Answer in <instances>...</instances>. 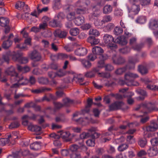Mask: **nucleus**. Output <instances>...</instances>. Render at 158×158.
Segmentation results:
<instances>
[{
  "label": "nucleus",
  "instance_id": "3",
  "mask_svg": "<svg viewBox=\"0 0 158 158\" xmlns=\"http://www.w3.org/2000/svg\"><path fill=\"white\" fill-rule=\"evenodd\" d=\"M158 128V124L154 121H152L149 125L143 128L144 135L148 138L152 137L154 134L152 132L156 131Z\"/></svg>",
  "mask_w": 158,
  "mask_h": 158
},
{
  "label": "nucleus",
  "instance_id": "26",
  "mask_svg": "<svg viewBox=\"0 0 158 158\" xmlns=\"http://www.w3.org/2000/svg\"><path fill=\"white\" fill-rule=\"evenodd\" d=\"M61 6L60 0H54L53 1L52 8L54 10H58L60 8Z\"/></svg>",
  "mask_w": 158,
  "mask_h": 158
},
{
  "label": "nucleus",
  "instance_id": "57",
  "mask_svg": "<svg viewBox=\"0 0 158 158\" xmlns=\"http://www.w3.org/2000/svg\"><path fill=\"white\" fill-rule=\"evenodd\" d=\"M136 41L137 38L135 37H132L130 39L129 44L131 47L136 44Z\"/></svg>",
  "mask_w": 158,
  "mask_h": 158
},
{
  "label": "nucleus",
  "instance_id": "47",
  "mask_svg": "<svg viewBox=\"0 0 158 158\" xmlns=\"http://www.w3.org/2000/svg\"><path fill=\"white\" fill-rule=\"evenodd\" d=\"M38 82L41 84H46L48 82V80L47 78L40 77L38 79Z\"/></svg>",
  "mask_w": 158,
  "mask_h": 158
},
{
  "label": "nucleus",
  "instance_id": "6",
  "mask_svg": "<svg viewBox=\"0 0 158 158\" xmlns=\"http://www.w3.org/2000/svg\"><path fill=\"white\" fill-rule=\"evenodd\" d=\"M109 108L110 110H115L119 109L125 110L127 109L128 107L122 102H117L109 105Z\"/></svg>",
  "mask_w": 158,
  "mask_h": 158
},
{
  "label": "nucleus",
  "instance_id": "22",
  "mask_svg": "<svg viewBox=\"0 0 158 158\" xmlns=\"http://www.w3.org/2000/svg\"><path fill=\"white\" fill-rule=\"evenodd\" d=\"M96 130L95 128L92 127L88 130V132L89 133L90 136H91L93 138H96L98 137L99 135L97 133L95 132Z\"/></svg>",
  "mask_w": 158,
  "mask_h": 158
},
{
  "label": "nucleus",
  "instance_id": "39",
  "mask_svg": "<svg viewBox=\"0 0 158 158\" xmlns=\"http://www.w3.org/2000/svg\"><path fill=\"white\" fill-rule=\"evenodd\" d=\"M79 32V29L75 27L70 29V33L71 35L75 36L78 34Z\"/></svg>",
  "mask_w": 158,
  "mask_h": 158
},
{
  "label": "nucleus",
  "instance_id": "36",
  "mask_svg": "<svg viewBox=\"0 0 158 158\" xmlns=\"http://www.w3.org/2000/svg\"><path fill=\"white\" fill-rule=\"evenodd\" d=\"M138 93L142 95V96H139L138 98L139 100H143L144 98V96L146 95V92L143 90L139 89L137 90Z\"/></svg>",
  "mask_w": 158,
  "mask_h": 158
},
{
  "label": "nucleus",
  "instance_id": "7",
  "mask_svg": "<svg viewBox=\"0 0 158 158\" xmlns=\"http://www.w3.org/2000/svg\"><path fill=\"white\" fill-rule=\"evenodd\" d=\"M90 134L89 133L83 132L82 134L80 135V138L81 139L79 147H82V149L86 151L87 149V147L83 145V139H86L89 137L90 136Z\"/></svg>",
  "mask_w": 158,
  "mask_h": 158
},
{
  "label": "nucleus",
  "instance_id": "17",
  "mask_svg": "<svg viewBox=\"0 0 158 158\" xmlns=\"http://www.w3.org/2000/svg\"><path fill=\"white\" fill-rule=\"evenodd\" d=\"M57 58L59 59H75V58L73 55H67L63 53H59L57 55Z\"/></svg>",
  "mask_w": 158,
  "mask_h": 158
},
{
  "label": "nucleus",
  "instance_id": "62",
  "mask_svg": "<svg viewBox=\"0 0 158 158\" xmlns=\"http://www.w3.org/2000/svg\"><path fill=\"white\" fill-rule=\"evenodd\" d=\"M112 19V17L110 15H107L103 17L102 21L104 22H107L111 21Z\"/></svg>",
  "mask_w": 158,
  "mask_h": 158
},
{
  "label": "nucleus",
  "instance_id": "51",
  "mask_svg": "<svg viewBox=\"0 0 158 158\" xmlns=\"http://www.w3.org/2000/svg\"><path fill=\"white\" fill-rule=\"evenodd\" d=\"M75 15V14L74 12H70L67 14V18L69 21L72 20L74 19H75V18H76Z\"/></svg>",
  "mask_w": 158,
  "mask_h": 158
},
{
  "label": "nucleus",
  "instance_id": "18",
  "mask_svg": "<svg viewBox=\"0 0 158 158\" xmlns=\"http://www.w3.org/2000/svg\"><path fill=\"white\" fill-rule=\"evenodd\" d=\"M117 43L122 45L127 44V39L124 36L118 37L115 40V43Z\"/></svg>",
  "mask_w": 158,
  "mask_h": 158
},
{
  "label": "nucleus",
  "instance_id": "16",
  "mask_svg": "<svg viewBox=\"0 0 158 158\" xmlns=\"http://www.w3.org/2000/svg\"><path fill=\"white\" fill-rule=\"evenodd\" d=\"M52 89L46 87H42L39 89L32 90L31 92L35 94H38L50 91Z\"/></svg>",
  "mask_w": 158,
  "mask_h": 158
},
{
  "label": "nucleus",
  "instance_id": "20",
  "mask_svg": "<svg viewBox=\"0 0 158 158\" xmlns=\"http://www.w3.org/2000/svg\"><path fill=\"white\" fill-rule=\"evenodd\" d=\"M35 118L36 116L34 114H32V117L29 116L27 115H25L23 116L22 117V119L23 120L22 122L23 125L24 126H27V125L28 126L29 124H28V121L27 119H34Z\"/></svg>",
  "mask_w": 158,
  "mask_h": 158
},
{
  "label": "nucleus",
  "instance_id": "41",
  "mask_svg": "<svg viewBox=\"0 0 158 158\" xmlns=\"http://www.w3.org/2000/svg\"><path fill=\"white\" fill-rule=\"evenodd\" d=\"M12 44V41L11 40H7L3 42L2 47L4 49H7L10 47Z\"/></svg>",
  "mask_w": 158,
  "mask_h": 158
},
{
  "label": "nucleus",
  "instance_id": "59",
  "mask_svg": "<svg viewBox=\"0 0 158 158\" xmlns=\"http://www.w3.org/2000/svg\"><path fill=\"white\" fill-rule=\"evenodd\" d=\"M70 158H81V156L79 153L77 152H73L70 154Z\"/></svg>",
  "mask_w": 158,
  "mask_h": 158
},
{
  "label": "nucleus",
  "instance_id": "54",
  "mask_svg": "<svg viewBox=\"0 0 158 158\" xmlns=\"http://www.w3.org/2000/svg\"><path fill=\"white\" fill-rule=\"evenodd\" d=\"M19 125V123L17 121H15L11 123L9 125V128L10 129H12L17 128L18 127Z\"/></svg>",
  "mask_w": 158,
  "mask_h": 158
},
{
  "label": "nucleus",
  "instance_id": "30",
  "mask_svg": "<svg viewBox=\"0 0 158 158\" xmlns=\"http://www.w3.org/2000/svg\"><path fill=\"white\" fill-rule=\"evenodd\" d=\"M17 69L19 72H21L23 73H27L30 70L29 68L28 67H22L19 65H17Z\"/></svg>",
  "mask_w": 158,
  "mask_h": 158
},
{
  "label": "nucleus",
  "instance_id": "38",
  "mask_svg": "<svg viewBox=\"0 0 158 158\" xmlns=\"http://www.w3.org/2000/svg\"><path fill=\"white\" fill-rule=\"evenodd\" d=\"M64 106H68L72 104L73 101L68 98H66L63 100Z\"/></svg>",
  "mask_w": 158,
  "mask_h": 158
},
{
  "label": "nucleus",
  "instance_id": "1",
  "mask_svg": "<svg viewBox=\"0 0 158 158\" xmlns=\"http://www.w3.org/2000/svg\"><path fill=\"white\" fill-rule=\"evenodd\" d=\"M92 53L88 56V59H96L98 58L99 59H107L109 58L108 56L106 54H101L103 52V50L101 48L96 46L92 48Z\"/></svg>",
  "mask_w": 158,
  "mask_h": 158
},
{
  "label": "nucleus",
  "instance_id": "32",
  "mask_svg": "<svg viewBox=\"0 0 158 158\" xmlns=\"http://www.w3.org/2000/svg\"><path fill=\"white\" fill-rule=\"evenodd\" d=\"M88 42H89L92 45H96L99 43L98 39H96L91 37H89L88 39Z\"/></svg>",
  "mask_w": 158,
  "mask_h": 158
},
{
  "label": "nucleus",
  "instance_id": "28",
  "mask_svg": "<svg viewBox=\"0 0 158 158\" xmlns=\"http://www.w3.org/2000/svg\"><path fill=\"white\" fill-rule=\"evenodd\" d=\"M151 0H133L134 2H139L142 6H146L151 4Z\"/></svg>",
  "mask_w": 158,
  "mask_h": 158
},
{
  "label": "nucleus",
  "instance_id": "63",
  "mask_svg": "<svg viewBox=\"0 0 158 158\" xmlns=\"http://www.w3.org/2000/svg\"><path fill=\"white\" fill-rule=\"evenodd\" d=\"M150 142L152 145L155 146L158 145V138H152Z\"/></svg>",
  "mask_w": 158,
  "mask_h": 158
},
{
  "label": "nucleus",
  "instance_id": "35",
  "mask_svg": "<svg viewBox=\"0 0 158 158\" xmlns=\"http://www.w3.org/2000/svg\"><path fill=\"white\" fill-rule=\"evenodd\" d=\"M112 8L110 5H106L104 7L103 12L105 14L110 13L112 11Z\"/></svg>",
  "mask_w": 158,
  "mask_h": 158
},
{
  "label": "nucleus",
  "instance_id": "61",
  "mask_svg": "<svg viewBox=\"0 0 158 158\" xmlns=\"http://www.w3.org/2000/svg\"><path fill=\"white\" fill-rule=\"evenodd\" d=\"M95 74L91 70V71L87 72L85 73V76L87 77L92 78L95 76Z\"/></svg>",
  "mask_w": 158,
  "mask_h": 158
},
{
  "label": "nucleus",
  "instance_id": "42",
  "mask_svg": "<svg viewBox=\"0 0 158 158\" xmlns=\"http://www.w3.org/2000/svg\"><path fill=\"white\" fill-rule=\"evenodd\" d=\"M66 73V71L62 69H60L56 72V77H61L65 76Z\"/></svg>",
  "mask_w": 158,
  "mask_h": 158
},
{
  "label": "nucleus",
  "instance_id": "45",
  "mask_svg": "<svg viewBox=\"0 0 158 158\" xmlns=\"http://www.w3.org/2000/svg\"><path fill=\"white\" fill-rule=\"evenodd\" d=\"M9 143V140L6 138H0V146H4Z\"/></svg>",
  "mask_w": 158,
  "mask_h": 158
},
{
  "label": "nucleus",
  "instance_id": "48",
  "mask_svg": "<svg viewBox=\"0 0 158 158\" xmlns=\"http://www.w3.org/2000/svg\"><path fill=\"white\" fill-rule=\"evenodd\" d=\"M114 27V25L113 24L110 23L104 28V30L106 32L110 31Z\"/></svg>",
  "mask_w": 158,
  "mask_h": 158
},
{
  "label": "nucleus",
  "instance_id": "64",
  "mask_svg": "<svg viewBox=\"0 0 158 158\" xmlns=\"http://www.w3.org/2000/svg\"><path fill=\"white\" fill-rule=\"evenodd\" d=\"M147 88L148 89L151 90H158V86L155 85H148L147 86Z\"/></svg>",
  "mask_w": 158,
  "mask_h": 158
},
{
  "label": "nucleus",
  "instance_id": "25",
  "mask_svg": "<svg viewBox=\"0 0 158 158\" xmlns=\"http://www.w3.org/2000/svg\"><path fill=\"white\" fill-rule=\"evenodd\" d=\"M84 22V18L83 16H79L75 18L74 23L77 26H80Z\"/></svg>",
  "mask_w": 158,
  "mask_h": 158
},
{
  "label": "nucleus",
  "instance_id": "31",
  "mask_svg": "<svg viewBox=\"0 0 158 158\" xmlns=\"http://www.w3.org/2000/svg\"><path fill=\"white\" fill-rule=\"evenodd\" d=\"M83 66L86 68L88 69L91 66V63L89 60H80Z\"/></svg>",
  "mask_w": 158,
  "mask_h": 158
},
{
  "label": "nucleus",
  "instance_id": "10",
  "mask_svg": "<svg viewBox=\"0 0 158 158\" xmlns=\"http://www.w3.org/2000/svg\"><path fill=\"white\" fill-rule=\"evenodd\" d=\"M28 56L31 59H40L41 58L40 54L36 50L29 52Z\"/></svg>",
  "mask_w": 158,
  "mask_h": 158
},
{
  "label": "nucleus",
  "instance_id": "43",
  "mask_svg": "<svg viewBox=\"0 0 158 158\" xmlns=\"http://www.w3.org/2000/svg\"><path fill=\"white\" fill-rule=\"evenodd\" d=\"M147 141L146 139H139L138 144L141 148H144L147 144Z\"/></svg>",
  "mask_w": 158,
  "mask_h": 158
},
{
  "label": "nucleus",
  "instance_id": "60",
  "mask_svg": "<svg viewBox=\"0 0 158 158\" xmlns=\"http://www.w3.org/2000/svg\"><path fill=\"white\" fill-rule=\"evenodd\" d=\"M83 79L82 78H79L77 76H75L73 77L72 82L75 81L77 83H80L83 81Z\"/></svg>",
  "mask_w": 158,
  "mask_h": 158
},
{
  "label": "nucleus",
  "instance_id": "55",
  "mask_svg": "<svg viewBox=\"0 0 158 158\" xmlns=\"http://www.w3.org/2000/svg\"><path fill=\"white\" fill-rule=\"evenodd\" d=\"M65 120V118L63 115L58 116L55 118L56 122L57 123L63 122Z\"/></svg>",
  "mask_w": 158,
  "mask_h": 158
},
{
  "label": "nucleus",
  "instance_id": "27",
  "mask_svg": "<svg viewBox=\"0 0 158 158\" xmlns=\"http://www.w3.org/2000/svg\"><path fill=\"white\" fill-rule=\"evenodd\" d=\"M138 70L139 71L142 75L146 74L148 72V69L146 66L145 65H139Z\"/></svg>",
  "mask_w": 158,
  "mask_h": 158
},
{
  "label": "nucleus",
  "instance_id": "19",
  "mask_svg": "<svg viewBox=\"0 0 158 158\" xmlns=\"http://www.w3.org/2000/svg\"><path fill=\"white\" fill-rule=\"evenodd\" d=\"M149 27L152 30H157L158 28V21L155 19H151Z\"/></svg>",
  "mask_w": 158,
  "mask_h": 158
},
{
  "label": "nucleus",
  "instance_id": "15",
  "mask_svg": "<svg viewBox=\"0 0 158 158\" xmlns=\"http://www.w3.org/2000/svg\"><path fill=\"white\" fill-rule=\"evenodd\" d=\"M55 36L60 38H65L67 35V32L65 31H61L58 29L55 31L54 33Z\"/></svg>",
  "mask_w": 158,
  "mask_h": 158
},
{
  "label": "nucleus",
  "instance_id": "46",
  "mask_svg": "<svg viewBox=\"0 0 158 158\" xmlns=\"http://www.w3.org/2000/svg\"><path fill=\"white\" fill-rule=\"evenodd\" d=\"M92 103V99L90 98H88L87 100V104L84 110L85 112H88L89 111V108L91 106Z\"/></svg>",
  "mask_w": 158,
  "mask_h": 158
},
{
  "label": "nucleus",
  "instance_id": "23",
  "mask_svg": "<svg viewBox=\"0 0 158 158\" xmlns=\"http://www.w3.org/2000/svg\"><path fill=\"white\" fill-rule=\"evenodd\" d=\"M9 22V20L8 18L3 17H0V25L2 27H7Z\"/></svg>",
  "mask_w": 158,
  "mask_h": 158
},
{
  "label": "nucleus",
  "instance_id": "12",
  "mask_svg": "<svg viewBox=\"0 0 158 158\" xmlns=\"http://www.w3.org/2000/svg\"><path fill=\"white\" fill-rule=\"evenodd\" d=\"M87 53V49L84 47L77 48L75 51V54L79 56H83Z\"/></svg>",
  "mask_w": 158,
  "mask_h": 158
},
{
  "label": "nucleus",
  "instance_id": "49",
  "mask_svg": "<svg viewBox=\"0 0 158 158\" xmlns=\"http://www.w3.org/2000/svg\"><path fill=\"white\" fill-rule=\"evenodd\" d=\"M89 34L95 36H98L99 35L100 33L96 29H91L89 31Z\"/></svg>",
  "mask_w": 158,
  "mask_h": 158
},
{
  "label": "nucleus",
  "instance_id": "21",
  "mask_svg": "<svg viewBox=\"0 0 158 158\" xmlns=\"http://www.w3.org/2000/svg\"><path fill=\"white\" fill-rule=\"evenodd\" d=\"M28 129L31 131L35 132L40 131L41 130V127H40L36 125H33L31 123H30L28 125Z\"/></svg>",
  "mask_w": 158,
  "mask_h": 158
},
{
  "label": "nucleus",
  "instance_id": "52",
  "mask_svg": "<svg viewBox=\"0 0 158 158\" xmlns=\"http://www.w3.org/2000/svg\"><path fill=\"white\" fill-rule=\"evenodd\" d=\"M128 147L127 144H123L119 145L118 147V150L120 152H122L126 150Z\"/></svg>",
  "mask_w": 158,
  "mask_h": 158
},
{
  "label": "nucleus",
  "instance_id": "44",
  "mask_svg": "<svg viewBox=\"0 0 158 158\" xmlns=\"http://www.w3.org/2000/svg\"><path fill=\"white\" fill-rule=\"evenodd\" d=\"M24 5V2L18 1L16 2L15 7L16 9L20 10L22 9Z\"/></svg>",
  "mask_w": 158,
  "mask_h": 158
},
{
  "label": "nucleus",
  "instance_id": "29",
  "mask_svg": "<svg viewBox=\"0 0 158 158\" xmlns=\"http://www.w3.org/2000/svg\"><path fill=\"white\" fill-rule=\"evenodd\" d=\"M70 135V134L69 131H62L60 132V137L67 141H68L67 139Z\"/></svg>",
  "mask_w": 158,
  "mask_h": 158
},
{
  "label": "nucleus",
  "instance_id": "9",
  "mask_svg": "<svg viewBox=\"0 0 158 158\" xmlns=\"http://www.w3.org/2000/svg\"><path fill=\"white\" fill-rule=\"evenodd\" d=\"M142 107H144V111H143L142 112L144 114H147L151 110H155L154 105L151 102L143 104Z\"/></svg>",
  "mask_w": 158,
  "mask_h": 158
},
{
  "label": "nucleus",
  "instance_id": "2",
  "mask_svg": "<svg viewBox=\"0 0 158 158\" xmlns=\"http://www.w3.org/2000/svg\"><path fill=\"white\" fill-rule=\"evenodd\" d=\"M138 77V75L136 73H134L130 72L126 73L124 75V78L125 81L123 80L120 81L123 84L125 83L128 86L134 85L137 86L139 85L137 82L134 81L135 78Z\"/></svg>",
  "mask_w": 158,
  "mask_h": 158
},
{
  "label": "nucleus",
  "instance_id": "24",
  "mask_svg": "<svg viewBox=\"0 0 158 158\" xmlns=\"http://www.w3.org/2000/svg\"><path fill=\"white\" fill-rule=\"evenodd\" d=\"M41 147V143L38 142H34L30 145L31 149L34 150H37L40 149Z\"/></svg>",
  "mask_w": 158,
  "mask_h": 158
},
{
  "label": "nucleus",
  "instance_id": "13",
  "mask_svg": "<svg viewBox=\"0 0 158 158\" xmlns=\"http://www.w3.org/2000/svg\"><path fill=\"white\" fill-rule=\"evenodd\" d=\"M147 152L149 156L153 157L157 155L158 153V150L155 146L150 147L147 150Z\"/></svg>",
  "mask_w": 158,
  "mask_h": 158
},
{
  "label": "nucleus",
  "instance_id": "33",
  "mask_svg": "<svg viewBox=\"0 0 158 158\" xmlns=\"http://www.w3.org/2000/svg\"><path fill=\"white\" fill-rule=\"evenodd\" d=\"M146 17L145 16H139L136 20V21L137 23L140 24H143L146 22Z\"/></svg>",
  "mask_w": 158,
  "mask_h": 158
},
{
  "label": "nucleus",
  "instance_id": "5",
  "mask_svg": "<svg viewBox=\"0 0 158 158\" xmlns=\"http://www.w3.org/2000/svg\"><path fill=\"white\" fill-rule=\"evenodd\" d=\"M16 80L18 83L12 85L10 87L11 88L16 87L19 85H27L29 83V80L26 77L22 75H18L16 77Z\"/></svg>",
  "mask_w": 158,
  "mask_h": 158
},
{
  "label": "nucleus",
  "instance_id": "4",
  "mask_svg": "<svg viewBox=\"0 0 158 158\" xmlns=\"http://www.w3.org/2000/svg\"><path fill=\"white\" fill-rule=\"evenodd\" d=\"M103 41L104 43L110 48H117V46L115 44V40L112 35L106 34L103 37Z\"/></svg>",
  "mask_w": 158,
  "mask_h": 158
},
{
  "label": "nucleus",
  "instance_id": "56",
  "mask_svg": "<svg viewBox=\"0 0 158 158\" xmlns=\"http://www.w3.org/2000/svg\"><path fill=\"white\" fill-rule=\"evenodd\" d=\"M138 117H141L140 122L141 123L143 124L147 122L149 119V117L148 116L143 117L142 115H139Z\"/></svg>",
  "mask_w": 158,
  "mask_h": 158
},
{
  "label": "nucleus",
  "instance_id": "58",
  "mask_svg": "<svg viewBox=\"0 0 158 158\" xmlns=\"http://www.w3.org/2000/svg\"><path fill=\"white\" fill-rule=\"evenodd\" d=\"M143 46L144 44H136L132 48L134 50L139 51L143 47Z\"/></svg>",
  "mask_w": 158,
  "mask_h": 158
},
{
  "label": "nucleus",
  "instance_id": "8",
  "mask_svg": "<svg viewBox=\"0 0 158 158\" xmlns=\"http://www.w3.org/2000/svg\"><path fill=\"white\" fill-rule=\"evenodd\" d=\"M140 10L139 6V5H136L135 4H133L131 7V10L129 12L128 15L131 18L133 19L134 18L133 15L131 16L130 14L136 15L138 14Z\"/></svg>",
  "mask_w": 158,
  "mask_h": 158
},
{
  "label": "nucleus",
  "instance_id": "34",
  "mask_svg": "<svg viewBox=\"0 0 158 158\" xmlns=\"http://www.w3.org/2000/svg\"><path fill=\"white\" fill-rule=\"evenodd\" d=\"M55 19L50 22V25L52 27H61V24L57 21L59 20L57 19Z\"/></svg>",
  "mask_w": 158,
  "mask_h": 158
},
{
  "label": "nucleus",
  "instance_id": "14",
  "mask_svg": "<svg viewBox=\"0 0 158 158\" xmlns=\"http://www.w3.org/2000/svg\"><path fill=\"white\" fill-rule=\"evenodd\" d=\"M6 73L8 75H10L12 77H15V79L16 77L18 75L15 71V69L12 66L8 68L5 71Z\"/></svg>",
  "mask_w": 158,
  "mask_h": 158
},
{
  "label": "nucleus",
  "instance_id": "37",
  "mask_svg": "<svg viewBox=\"0 0 158 158\" xmlns=\"http://www.w3.org/2000/svg\"><path fill=\"white\" fill-rule=\"evenodd\" d=\"M138 62L137 60H130L127 67L130 69H133L135 68V64Z\"/></svg>",
  "mask_w": 158,
  "mask_h": 158
},
{
  "label": "nucleus",
  "instance_id": "40",
  "mask_svg": "<svg viewBox=\"0 0 158 158\" xmlns=\"http://www.w3.org/2000/svg\"><path fill=\"white\" fill-rule=\"evenodd\" d=\"M123 30L121 28L119 27H116L114 28V33L116 35H119L123 33Z\"/></svg>",
  "mask_w": 158,
  "mask_h": 158
},
{
  "label": "nucleus",
  "instance_id": "11",
  "mask_svg": "<svg viewBox=\"0 0 158 158\" xmlns=\"http://www.w3.org/2000/svg\"><path fill=\"white\" fill-rule=\"evenodd\" d=\"M83 3H81L80 1L77 2L75 4L76 7H74V10H76V13L77 14H83L85 13V9H82L80 8V7L83 5Z\"/></svg>",
  "mask_w": 158,
  "mask_h": 158
},
{
  "label": "nucleus",
  "instance_id": "50",
  "mask_svg": "<svg viewBox=\"0 0 158 158\" xmlns=\"http://www.w3.org/2000/svg\"><path fill=\"white\" fill-rule=\"evenodd\" d=\"M123 12L122 10L119 9H116L114 11V15L115 16L120 17L123 15Z\"/></svg>",
  "mask_w": 158,
  "mask_h": 158
},
{
  "label": "nucleus",
  "instance_id": "53",
  "mask_svg": "<svg viewBox=\"0 0 158 158\" xmlns=\"http://www.w3.org/2000/svg\"><path fill=\"white\" fill-rule=\"evenodd\" d=\"M65 18V15L62 12H60L56 15L55 17V18H57V19L59 21H60Z\"/></svg>",
  "mask_w": 158,
  "mask_h": 158
}]
</instances>
